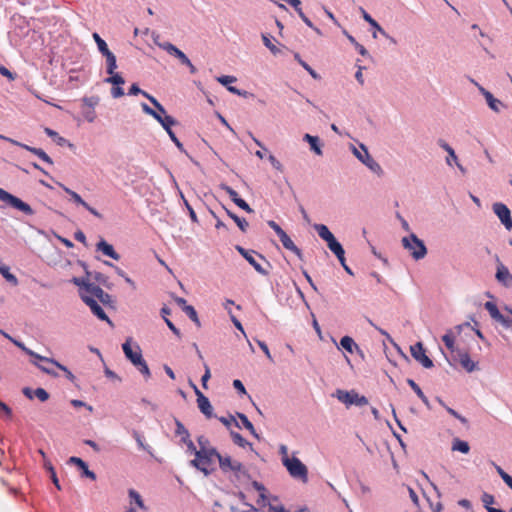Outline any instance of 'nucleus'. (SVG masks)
I'll list each match as a JSON object with an SVG mask.
<instances>
[{
	"label": "nucleus",
	"mask_w": 512,
	"mask_h": 512,
	"mask_svg": "<svg viewBox=\"0 0 512 512\" xmlns=\"http://www.w3.org/2000/svg\"><path fill=\"white\" fill-rule=\"evenodd\" d=\"M110 77L106 79V82L111 83L113 85L119 86L125 83L124 78L118 74L113 72V74H109Z\"/></svg>",
	"instance_id": "a18cd8bd"
},
{
	"label": "nucleus",
	"mask_w": 512,
	"mask_h": 512,
	"mask_svg": "<svg viewBox=\"0 0 512 512\" xmlns=\"http://www.w3.org/2000/svg\"><path fill=\"white\" fill-rule=\"evenodd\" d=\"M0 273L12 285L16 286L18 284V280H17L16 276L10 272V269L8 266H5V265L0 266Z\"/></svg>",
	"instance_id": "2f4dec72"
},
{
	"label": "nucleus",
	"mask_w": 512,
	"mask_h": 512,
	"mask_svg": "<svg viewBox=\"0 0 512 512\" xmlns=\"http://www.w3.org/2000/svg\"><path fill=\"white\" fill-rule=\"evenodd\" d=\"M231 437L235 444L238 446L245 448L248 445H251L245 438H243L239 433L237 432H231Z\"/></svg>",
	"instance_id": "37998d69"
},
{
	"label": "nucleus",
	"mask_w": 512,
	"mask_h": 512,
	"mask_svg": "<svg viewBox=\"0 0 512 512\" xmlns=\"http://www.w3.org/2000/svg\"><path fill=\"white\" fill-rule=\"evenodd\" d=\"M411 355L413 358L421 363V365L425 368L433 367L432 360L426 355V351L421 342H417L410 348Z\"/></svg>",
	"instance_id": "9d476101"
},
{
	"label": "nucleus",
	"mask_w": 512,
	"mask_h": 512,
	"mask_svg": "<svg viewBox=\"0 0 512 512\" xmlns=\"http://www.w3.org/2000/svg\"><path fill=\"white\" fill-rule=\"evenodd\" d=\"M482 503L486 510L489 512V509H495L491 505L495 502L494 496L484 492L481 497Z\"/></svg>",
	"instance_id": "79ce46f5"
},
{
	"label": "nucleus",
	"mask_w": 512,
	"mask_h": 512,
	"mask_svg": "<svg viewBox=\"0 0 512 512\" xmlns=\"http://www.w3.org/2000/svg\"><path fill=\"white\" fill-rule=\"evenodd\" d=\"M438 144H439V146H440L441 148H443V149L447 152V154L449 155V156L446 158V162H447V164L451 166V164H452V163H451V160H453V161L457 164V166H458L461 170H463L462 166L457 162V160H458V159H457V156H456L455 151L453 150V148H452L448 143H446L444 140H442V139H440V140L438 141Z\"/></svg>",
	"instance_id": "b1692460"
},
{
	"label": "nucleus",
	"mask_w": 512,
	"mask_h": 512,
	"mask_svg": "<svg viewBox=\"0 0 512 512\" xmlns=\"http://www.w3.org/2000/svg\"><path fill=\"white\" fill-rule=\"evenodd\" d=\"M160 124L165 129V131L169 135L170 139L174 142L176 147L180 151L184 152L185 149L183 144L180 142V140L176 137L175 133L171 129V127L176 124V120L171 116H165L163 120L160 122Z\"/></svg>",
	"instance_id": "ddd939ff"
},
{
	"label": "nucleus",
	"mask_w": 512,
	"mask_h": 512,
	"mask_svg": "<svg viewBox=\"0 0 512 512\" xmlns=\"http://www.w3.org/2000/svg\"><path fill=\"white\" fill-rule=\"evenodd\" d=\"M294 58L298 61V63L306 70L309 72V74L313 77V78H317V73L305 62L301 59L300 55L298 53H295L294 54Z\"/></svg>",
	"instance_id": "49530a36"
},
{
	"label": "nucleus",
	"mask_w": 512,
	"mask_h": 512,
	"mask_svg": "<svg viewBox=\"0 0 512 512\" xmlns=\"http://www.w3.org/2000/svg\"><path fill=\"white\" fill-rule=\"evenodd\" d=\"M217 81H218L219 83H221L222 85H224V86H227V87H228V86H229L228 84L233 83V82H235V81H236V77H234V76H229V75H224V76H220V77H218V78H217Z\"/></svg>",
	"instance_id": "4d7b16f0"
},
{
	"label": "nucleus",
	"mask_w": 512,
	"mask_h": 512,
	"mask_svg": "<svg viewBox=\"0 0 512 512\" xmlns=\"http://www.w3.org/2000/svg\"><path fill=\"white\" fill-rule=\"evenodd\" d=\"M262 40L264 45L271 51L272 54L276 55L280 52V50L271 42L267 35L263 34Z\"/></svg>",
	"instance_id": "de8ad7c7"
},
{
	"label": "nucleus",
	"mask_w": 512,
	"mask_h": 512,
	"mask_svg": "<svg viewBox=\"0 0 512 512\" xmlns=\"http://www.w3.org/2000/svg\"><path fill=\"white\" fill-rule=\"evenodd\" d=\"M219 467L224 473L232 472L237 480L250 478L245 466L230 456L222 455V457H219Z\"/></svg>",
	"instance_id": "7ed1b4c3"
},
{
	"label": "nucleus",
	"mask_w": 512,
	"mask_h": 512,
	"mask_svg": "<svg viewBox=\"0 0 512 512\" xmlns=\"http://www.w3.org/2000/svg\"><path fill=\"white\" fill-rule=\"evenodd\" d=\"M226 211H227V214L229 215V217L234 220V222L239 227V229L242 232H246V230L249 226L248 222L244 218L238 217L236 214L232 213L231 211H229V210H226Z\"/></svg>",
	"instance_id": "72a5a7b5"
},
{
	"label": "nucleus",
	"mask_w": 512,
	"mask_h": 512,
	"mask_svg": "<svg viewBox=\"0 0 512 512\" xmlns=\"http://www.w3.org/2000/svg\"><path fill=\"white\" fill-rule=\"evenodd\" d=\"M361 148L363 150V153L358 151L357 149H354L355 156L363 163L365 164L371 171L378 175L383 174V170L379 163H377L369 154L365 146L361 145Z\"/></svg>",
	"instance_id": "0eeeda50"
},
{
	"label": "nucleus",
	"mask_w": 512,
	"mask_h": 512,
	"mask_svg": "<svg viewBox=\"0 0 512 512\" xmlns=\"http://www.w3.org/2000/svg\"><path fill=\"white\" fill-rule=\"evenodd\" d=\"M340 344L343 349H345L347 352L351 354L354 352V349L359 350V346L350 336L342 337L340 340Z\"/></svg>",
	"instance_id": "a878e982"
},
{
	"label": "nucleus",
	"mask_w": 512,
	"mask_h": 512,
	"mask_svg": "<svg viewBox=\"0 0 512 512\" xmlns=\"http://www.w3.org/2000/svg\"><path fill=\"white\" fill-rule=\"evenodd\" d=\"M161 49L166 51L168 54L176 57V55L179 53L180 49L177 48L175 45H173L170 42H163V45H161Z\"/></svg>",
	"instance_id": "c03bdc74"
},
{
	"label": "nucleus",
	"mask_w": 512,
	"mask_h": 512,
	"mask_svg": "<svg viewBox=\"0 0 512 512\" xmlns=\"http://www.w3.org/2000/svg\"><path fill=\"white\" fill-rule=\"evenodd\" d=\"M165 323L176 336H181L180 330L168 318H165Z\"/></svg>",
	"instance_id": "338daca9"
},
{
	"label": "nucleus",
	"mask_w": 512,
	"mask_h": 512,
	"mask_svg": "<svg viewBox=\"0 0 512 512\" xmlns=\"http://www.w3.org/2000/svg\"><path fill=\"white\" fill-rule=\"evenodd\" d=\"M442 341L450 351H454V336L451 332L443 335Z\"/></svg>",
	"instance_id": "8fccbe9b"
},
{
	"label": "nucleus",
	"mask_w": 512,
	"mask_h": 512,
	"mask_svg": "<svg viewBox=\"0 0 512 512\" xmlns=\"http://www.w3.org/2000/svg\"><path fill=\"white\" fill-rule=\"evenodd\" d=\"M93 38H94V40H95V42H96V44L98 46L99 51L103 55H105L106 53L110 52L106 42L97 33L93 34Z\"/></svg>",
	"instance_id": "ea45409f"
},
{
	"label": "nucleus",
	"mask_w": 512,
	"mask_h": 512,
	"mask_svg": "<svg viewBox=\"0 0 512 512\" xmlns=\"http://www.w3.org/2000/svg\"><path fill=\"white\" fill-rule=\"evenodd\" d=\"M402 244L416 260L423 259L427 254L426 246L415 234H411L409 237H404L402 239Z\"/></svg>",
	"instance_id": "20e7f679"
},
{
	"label": "nucleus",
	"mask_w": 512,
	"mask_h": 512,
	"mask_svg": "<svg viewBox=\"0 0 512 512\" xmlns=\"http://www.w3.org/2000/svg\"><path fill=\"white\" fill-rule=\"evenodd\" d=\"M452 450L467 454L470 451L468 442L455 438L452 442Z\"/></svg>",
	"instance_id": "c85d7f7f"
},
{
	"label": "nucleus",
	"mask_w": 512,
	"mask_h": 512,
	"mask_svg": "<svg viewBox=\"0 0 512 512\" xmlns=\"http://www.w3.org/2000/svg\"><path fill=\"white\" fill-rule=\"evenodd\" d=\"M44 131H45V133H46L49 137H51V138H52V139H53V140H54L58 145L63 146V145L66 143V139H65V138H63V137H61V136H59V134H58L56 131H54V130H52V129H50V128H45V129H44Z\"/></svg>",
	"instance_id": "58836bf2"
},
{
	"label": "nucleus",
	"mask_w": 512,
	"mask_h": 512,
	"mask_svg": "<svg viewBox=\"0 0 512 512\" xmlns=\"http://www.w3.org/2000/svg\"><path fill=\"white\" fill-rule=\"evenodd\" d=\"M183 311L198 327L201 325L197 312L193 306H185Z\"/></svg>",
	"instance_id": "4c0bfd02"
},
{
	"label": "nucleus",
	"mask_w": 512,
	"mask_h": 512,
	"mask_svg": "<svg viewBox=\"0 0 512 512\" xmlns=\"http://www.w3.org/2000/svg\"><path fill=\"white\" fill-rule=\"evenodd\" d=\"M257 344L258 346L261 348V350L264 352V354L266 355V357L270 360V361H273V358L271 356V353L269 351V348L268 346L266 345L265 342L263 341H260V340H257Z\"/></svg>",
	"instance_id": "052dcab7"
},
{
	"label": "nucleus",
	"mask_w": 512,
	"mask_h": 512,
	"mask_svg": "<svg viewBox=\"0 0 512 512\" xmlns=\"http://www.w3.org/2000/svg\"><path fill=\"white\" fill-rule=\"evenodd\" d=\"M459 360H460V364L462 365V367L468 371V372H472L475 370L476 368V364L470 359V356L468 353H462L460 354L459 356Z\"/></svg>",
	"instance_id": "bb28decb"
},
{
	"label": "nucleus",
	"mask_w": 512,
	"mask_h": 512,
	"mask_svg": "<svg viewBox=\"0 0 512 512\" xmlns=\"http://www.w3.org/2000/svg\"><path fill=\"white\" fill-rule=\"evenodd\" d=\"M140 93L144 97H146L154 105V107L156 109H158L162 113H165V108L157 101V99L155 97L151 96L150 94H148L147 92L142 91L137 84H133L129 89V94H131V95H137Z\"/></svg>",
	"instance_id": "a211bd4d"
},
{
	"label": "nucleus",
	"mask_w": 512,
	"mask_h": 512,
	"mask_svg": "<svg viewBox=\"0 0 512 512\" xmlns=\"http://www.w3.org/2000/svg\"><path fill=\"white\" fill-rule=\"evenodd\" d=\"M362 10L363 18L366 22H368L373 28L377 29L379 32H381L383 35L385 34V31L381 28V26L378 24L376 20H374L364 9Z\"/></svg>",
	"instance_id": "a19ab883"
},
{
	"label": "nucleus",
	"mask_w": 512,
	"mask_h": 512,
	"mask_svg": "<svg viewBox=\"0 0 512 512\" xmlns=\"http://www.w3.org/2000/svg\"><path fill=\"white\" fill-rule=\"evenodd\" d=\"M510 276L508 269L504 265H500L497 269L496 278L503 282L507 277Z\"/></svg>",
	"instance_id": "09e8293b"
},
{
	"label": "nucleus",
	"mask_w": 512,
	"mask_h": 512,
	"mask_svg": "<svg viewBox=\"0 0 512 512\" xmlns=\"http://www.w3.org/2000/svg\"><path fill=\"white\" fill-rule=\"evenodd\" d=\"M304 140L310 144L311 150H313L317 155H322V150L319 145V138L316 136H312L310 134L304 135Z\"/></svg>",
	"instance_id": "cd10ccee"
},
{
	"label": "nucleus",
	"mask_w": 512,
	"mask_h": 512,
	"mask_svg": "<svg viewBox=\"0 0 512 512\" xmlns=\"http://www.w3.org/2000/svg\"><path fill=\"white\" fill-rule=\"evenodd\" d=\"M123 352L125 356L130 360V362L138 368L140 373H142L145 377H150V370L146 363V361L142 357L141 349L138 345L135 346V350L131 347V339H127L125 343L122 345Z\"/></svg>",
	"instance_id": "f03ea898"
},
{
	"label": "nucleus",
	"mask_w": 512,
	"mask_h": 512,
	"mask_svg": "<svg viewBox=\"0 0 512 512\" xmlns=\"http://www.w3.org/2000/svg\"><path fill=\"white\" fill-rule=\"evenodd\" d=\"M481 91L483 92V95L487 101L488 106L493 111L499 112V106L502 104L501 101L494 98V96L489 91H486L483 88L481 89Z\"/></svg>",
	"instance_id": "393cba45"
},
{
	"label": "nucleus",
	"mask_w": 512,
	"mask_h": 512,
	"mask_svg": "<svg viewBox=\"0 0 512 512\" xmlns=\"http://www.w3.org/2000/svg\"><path fill=\"white\" fill-rule=\"evenodd\" d=\"M182 443L186 445L187 450L189 452L194 453L196 455V452L198 451V449L196 448V446L194 445L193 441L190 438L182 441Z\"/></svg>",
	"instance_id": "680f3d73"
},
{
	"label": "nucleus",
	"mask_w": 512,
	"mask_h": 512,
	"mask_svg": "<svg viewBox=\"0 0 512 512\" xmlns=\"http://www.w3.org/2000/svg\"><path fill=\"white\" fill-rule=\"evenodd\" d=\"M252 486L254 487L255 490H257L259 492V497L261 498V500L263 502H265L266 501V489H265V487L261 483H259L257 481H253L252 482Z\"/></svg>",
	"instance_id": "3c124183"
},
{
	"label": "nucleus",
	"mask_w": 512,
	"mask_h": 512,
	"mask_svg": "<svg viewBox=\"0 0 512 512\" xmlns=\"http://www.w3.org/2000/svg\"><path fill=\"white\" fill-rule=\"evenodd\" d=\"M315 229L318 233V235L323 239L325 240L326 242H328L329 240L333 239L334 238V235L330 232V230L328 229V227L324 224H319V225H316L315 226Z\"/></svg>",
	"instance_id": "c756f323"
},
{
	"label": "nucleus",
	"mask_w": 512,
	"mask_h": 512,
	"mask_svg": "<svg viewBox=\"0 0 512 512\" xmlns=\"http://www.w3.org/2000/svg\"><path fill=\"white\" fill-rule=\"evenodd\" d=\"M69 463L77 465L82 470V476H85L91 480H96V474L89 470L87 464L79 457L72 456L69 459Z\"/></svg>",
	"instance_id": "6ab92c4d"
},
{
	"label": "nucleus",
	"mask_w": 512,
	"mask_h": 512,
	"mask_svg": "<svg viewBox=\"0 0 512 512\" xmlns=\"http://www.w3.org/2000/svg\"><path fill=\"white\" fill-rule=\"evenodd\" d=\"M233 386H234V388H235L239 393H241V394H246V389H245V387H244L243 383H242L240 380H238V379L234 380V381H233Z\"/></svg>",
	"instance_id": "0e129e2a"
},
{
	"label": "nucleus",
	"mask_w": 512,
	"mask_h": 512,
	"mask_svg": "<svg viewBox=\"0 0 512 512\" xmlns=\"http://www.w3.org/2000/svg\"><path fill=\"white\" fill-rule=\"evenodd\" d=\"M60 186L63 188V190H64L68 195H70L71 199H72L75 203H77V204H79V205L83 206L86 210H88V211H89L92 215H94L95 217H97V218H99V219H101V218H102V215H101V214H100L96 209H94L93 207H91L87 202H85V201L81 198V196H80L78 193H76L75 191H73V190L69 189L68 187L64 186L63 184H60Z\"/></svg>",
	"instance_id": "4468645a"
},
{
	"label": "nucleus",
	"mask_w": 512,
	"mask_h": 512,
	"mask_svg": "<svg viewBox=\"0 0 512 512\" xmlns=\"http://www.w3.org/2000/svg\"><path fill=\"white\" fill-rule=\"evenodd\" d=\"M85 105L89 107V109H94V106L98 104V97H85L83 99Z\"/></svg>",
	"instance_id": "13d9d810"
},
{
	"label": "nucleus",
	"mask_w": 512,
	"mask_h": 512,
	"mask_svg": "<svg viewBox=\"0 0 512 512\" xmlns=\"http://www.w3.org/2000/svg\"><path fill=\"white\" fill-rule=\"evenodd\" d=\"M484 306H485V309L489 312L490 316L494 320L502 318V314L500 313V311L495 303L488 301L485 303Z\"/></svg>",
	"instance_id": "c9c22d12"
},
{
	"label": "nucleus",
	"mask_w": 512,
	"mask_h": 512,
	"mask_svg": "<svg viewBox=\"0 0 512 512\" xmlns=\"http://www.w3.org/2000/svg\"><path fill=\"white\" fill-rule=\"evenodd\" d=\"M12 342H13L16 346H18L19 348H21L23 351H25L28 355H30V356H32V357H34V358H36V359H38V360H40V361H41V358H44L43 356H40V355H38L37 353L33 352L32 350H30V349L26 348V347H25L21 342H18V341H16V340H12Z\"/></svg>",
	"instance_id": "5fc2aeb1"
},
{
	"label": "nucleus",
	"mask_w": 512,
	"mask_h": 512,
	"mask_svg": "<svg viewBox=\"0 0 512 512\" xmlns=\"http://www.w3.org/2000/svg\"><path fill=\"white\" fill-rule=\"evenodd\" d=\"M493 211L507 230L512 229V218L509 208L503 203H494Z\"/></svg>",
	"instance_id": "9b49d317"
},
{
	"label": "nucleus",
	"mask_w": 512,
	"mask_h": 512,
	"mask_svg": "<svg viewBox=\"0 0 512 512\" xmlns=\"http://www.w3.org/2000/svg\"><path fill=\"white\" fill-rule=\"evenodd\" d=\"M82 300L87 306H89V308L91 309L92 313L95 316H97L100 320L106 321L109 325L113 326L112 321L95 299H93L89 295L83 294Z\"/></svg>",
	"instance_id": "f8f14e48"
},
{
	"label": "nucleus",
	"mask_w": 512,
	"mask_h": 512,
	"mask_svg": "<svg viewBox=\"0 0 512 512\" xmlns=\"http://www.w3.org/2000/svg\"><path fill=\"white\" fill-rule=\"evenodd\" d=\"M283 465L286 467L290 476L301 480L303 483L308 481V469L297 457L283 459Z\"/></svg>",
	"instance_id": "39448f33"
},
{
	"label": "nucleus",
	"mask_w": 512,
	"mask_h": 512,
	"mask_svg": "<svg viewBox=\"0 0 512 512\" xmlns=\"http://www.w3.org/2000/svg\"><path fill=\"white\" fill-rule=\"evenodd\" d=\"M34 396L37 397L41 402H45L49 399V393L43 388L35 389Z\"/></svg>",
	"instance_id": "603ef678"
},
{
	"label": "nucleus",
	"mask_w": 512,
	"mask_h": 512,
	"mask_svg": "<svg viewBox=\"0 0 512 512\" xmlns=\"http://www.w3.org/2000/svg\"><path fill=\"white\" fill-rule=\"evenodd\" d=\"M197 442L199 444V449L198 450H207V449H212L213 447L210 446L209 444V440L205 437V436H199L197 438Z\"/></svg>",
	"instance_id": "6e6d98bb"
},
{
	"label": "nucleus",
	"mask_w": 512,
	"mask_h": 512,
	"mask_svg": "<svg viewBox=\"0 0 512 512\" xmlns=\"http://www.w3.org/2000/svg\"><path fill=\"white\" fill-rule=\"evenodd\" d=\"M97 250L101 251L104 255L114 259L119 260L120 255L114 250L113 246L109 243H107L105 240H100L97 245Z\"/></svg>",
	"instance_id": "aec40b11"
},
{
	"label": "nucleus",
	"mask_w": 512,
	"mask_h": 512,
	"mask_svg": "<svg viewBox=\"0 0 512 512\" xmlns=\"http://www.w3.org/2000/svg\"><path fill=\"white\" fill-rule=\"evenodd\" d=\"M175 424H176L175 434L177 436L181 437V442L190 438L189 431L185 428V426L182 424L181 421H179L178 419H175Z\"/></svg>",
	"instance_id": "7c9ffc66"
},
{
	"label": "nucleus",
	"mask_w": 512,
	"mask_h": 512,
	"mask_svg": "<svg viewBox=\"0 0 512 512\" xmlns=\"http://www.w3.org/2000/svg\"><path fill=\"white\" fill-rule=\"evenodd\" d=\"M255 256H257L262 261L266 262L267 266L270 267L269 262H267L261 254H258L253 250H251L250 254L245 259L249 262L250 265H252L254 267V269L258 273L265 275V276L268 275L269 271L267 269H265L259 262H257V260L255 259Z\"/></svg>",
	"instance_id": "f3484780"
},
{
	"label": "nucleus",
	"mask_w": 512,
	"mask_h": 512,
	"mask_svg": "<svg viewBox=\"0 0 512 512\" xmlns=\"http://www.w3.org/2000/svg\"><path fill=\"white\" fill-rule=\"evenodd\" d=\"M0 138L5 140V141H8L10 142L11 144L13 145H16V146H19L27 151H30L31 153H33L34 155L38 156L42 161H44L45 163L49 164V165H52L53 164V160L51 159V157L44 151L42 150L41 148H35V147H31V146H28L26 144H23V143H20L12 138H9V137H5V136H2L0 135Z\"/></svg>",
	"instance_id": "1a4fd4ad"
},
{
	"label": "nucleus",
	"mask_w": 512,
	"mask_h": 512,
	"mask_svg": "<svg viewBox=\"0 0 512 512\" xmlns=\"http://www.w3.org/2000/svg\"><path fill=\"white\" fill-rule=\"evenodd\" d=\"M407 384L412 388L417 396H422L423 391L413 379H407Z\"/></svg>",
	"instance_id": "bf43d9fd"
},
{
	"label": "nucleus",
	"mask_w": 512,
	"mask_h": 512,
	"mask_svg": "<svg viewBox=\"0 0 512 512\" xmlns=\"http://www.w3.org/2000/svg\"><path fill=\"white\" fill-rule=\"evenodd\" d=\"M195 393L197 395L198 408L206 417L211 418L213 414V408L212 405L210 404L209 399L205 395H203V393L199 391L196 387Z\"/></svg>",
	"instance_id": "2eb2a0df"
},
{
	"label": "nucleus",
	"mask_w": 512,
	"mask_h": 512,
	"mask_svg": "<svg viewBox=\"0 0 512 512\" xmlns=\"http://www.w3.org/2000/svg\"><path fill=\"white\" fill-rule=\"evenodd\" d=\"M111 95L114 97V98H120L124 95V91L123 89L119 86H116V87H113L111 89Z\"/></svg>",
	"instance_id": "69168bd1"
},
{
	"label": "nucleus",
	"mask_w": 512,
	"mask_h": 512,
	"mask_svg": "<svg viewBox=\"0 0 512 512\" xmlns=\"http://www.w3.org/2000/svg\"><path fill=\"white\" fill-rule=\"evenodd\" d=\"M327 245H328L329 249L338 258L339 262L343 263L344 262L345 251H344L342 245L336 240V238L334 237L333 239L329 240L327 242Z\"/></svg>",
	"instance_id": "4be33fe9"
},
{
	"label": "nucleus",
	"mask_w": 512,
	"mask_h": 512,
	"mask_svg": "<svg viewBox=\"0 0 512 512\" xmlns=\"http://www.w3.org/2000/svg\"><path fill=\"white\" fill-rule=\"evenodd\" d=\"M222 189L229 195L231 200L241 209L245 210L248 213H252V208L248 205V203L239 197L238 193L231 188L230 186L223 185Z\"/></svg>",
	"instance_id": "dca6fc26"
},
{
	"label": "nucleus",
	"mask_w": 512,
	"mask_h": 512,
	"mask_svg": "<svg viewBox=\"0 0 512 512\" xmlns=\"http://www.w3.org/2000/svg\"><path fill=\"white\" fill-rule=\"evenodd\" d=\"M337 397L341 402L347 405L355 404L357 406H365L368 404V399L365 396H360L356 392L338 390Z\"/></svg>",
	"instance_id": "6e6552de"
},
{
	"label": "nucleus",
	"mask_w": 512,
	"mask_h": 512,
	"mask_svg": "<svg viewBox=\"0 0 512 512\" xmlns=\"http://www.w3.org/2000/svg\"><path fill=\"white\" fill-rule=\"evenodd\" d=\"M41 361L46 363V364H51V365H54L56 367H58L59 369H61L62 371H64L66 373V376L68 379H70L71 381L74 380V375L71 373V371H69L65 366L61 365L60 363H58L57 361L53 360V359H50V358H41Z\"/></svg>",
	"instance_id": "473e14b6"
},
{
	"label": "nucleus",
	"mask_w": 512,
	"mask_h": 512,
	"mask_svg": "<svg viewBox=\"0 0 512 512\" xmlns=\"http://www.w3.org/2000/svg\"><path fill=\"white\" fill-rule=\"evenodd\" d=\"M72 282L77 285L78 287H80V290H83V288H85V285H87L89 282L83 278H76L74 277L72 279Z\"/></svg>",
	"instance_id": "774afa93"
},
{
	"label": "nucleus",
	"mask_w": 512,
	"mask_h": 512,
	"mask_svg": "<svg viewBox=\"0 0 512 512\" xmlns=\"http://www.w3.org/2000/svg\"><path fill=\"white\" fill-rule=\"evenodd\" d=\"M268 224L275 231L278 237L285 233V231L275 221H269Z\"/></svg>",
	"instance_id": "e2e57ef3"
},
{
	"label": "nucleus",
	"mask_w": 512,
	"mask_h": 512,
	"mask_svg": "<svg viewBox=\"0 0 512 512\" xmlns=\"http://www.w3.org/2000/svg\"><path fill=\"white\" fill-rule=\"evenodd\" d=\"M128 496H129V499H130V505L131 506L135 505L139 509L147 511V507L144 504V500H143L142 496L140 495V493L138 491H136L135 489L131 488V489L128 490Z\"/></svg>",
	"instance_id": "412c9836"
},
{
	"label": "nucleus",
	"mask_w": 512,
	"mask_h": 512,
	"mask_svg": "<svg viewBox=\"0 0 512 512\" xmlns=\"http://www.w3.org/2000/svg\"><path fill=\"white\" fill-rule=\"evenodd\" d=\"M219 457H222V455L215 448L202 449L196 452V457L191 460L190 464L207 476L214 471L215 461H219Z\"/></svg>",
	"instance_id": "f257e3e1"
},
{
	"label": "nucleus",
	"mask_w": 512,
	"mask_h": 512,
	"mask_svg": "<svg viewBox=\"0 0 512 512\" xmlns=\"http://www.w3.org/2000/svg\"><path fill=\"white\" fill-rule=\"evenodd\" d=\"M238 418L241 420L243 426L257 439L259 438L258 434L255 431L253 424L247 418L245 414L237 413Z\"/></svg>",
	"instance_id": "f704fd0d"
},
{
	"label": "nucleus",
	"mask_w": 512,
	"mask_h": 512,
	"mask_svg": "<svg viewBox=\"0 0 512 512\" xmlns=\"http://www.w3.org/2000/svg\"><path fill=\"white\" fill-rule=\"evenodd\" d=\"M142 109L145 113L151 115L152 117H154L159 123L163 120L164 117H162L161 115H157V111L153 110L152 108H150L147 104L143 103L142 104Z\"/></svg>",
	"instance_id": "864d4df0"
},
{
	"label": "nucleus",
	"mask_w": 512,
	"mask_h": 512,
	"mask_svg": "<svg viewBox=\"0 0 512 512\" xmlns=\"http://www.w3.org/2000/svg\"><path fill=\"white\" fill-rule=\"evenodd\" d=\"M279 239H280L282 245L284 246V248H286L287 250L292 251L299 258L302 257L301 250L294 244V242L291 240V238L287 235L286 232L284 234L280 235Z\"/></svg>",
	"instance_id": "5701e85b"
},
{
	"label": "nucleus",
	"mask_w": 512,
	"mask_h": 512,
	"mask_svg": "<svg viewBox=\"0 0 512 512\" xmlns=\"http://www.w3.org/2000/svg\"><path fill=\"white\" fill-rule=\"evenodd\" d=\"M0 200L7 203L11 207L22 211L26 215H32L34 213L29 204L23 202L20 198L8 193L2 188H0Z\"/></svg>",
	"instance_id": "423d86ee"
},
{
	"label": "nucleus",
	"mask_w": 512,
	"mask_h": 512,
	"mask_svg": "<svg viewBox=\"0 0 512 512\" xmlns=\"http://www.w3.org/2000/svg\"><path fill=\"white\" fill-rule=\"evenodd\" d=\"M104 56L106 57L107 73L113 74L117 68L116 57L111 51L106 53Z\"/></svg>",
	"instance_id": "e433bc0d"
}]
</instances>
